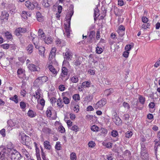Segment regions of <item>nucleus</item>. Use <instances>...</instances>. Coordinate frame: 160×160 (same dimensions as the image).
I'll list each match as a JSON object with an SVG mask.
<instances>
[{"label": "nucleus", "instance_id": "1", "mask_svg": "<svg viewBox=\"0 0 160 160\" xmlns=\"http://www.w3.org/2000/svg\"><path fill=\"white\" fill-rule=\"evenodd\" d=\"M11 158L12 160H20L22 157L19 152L15 150H11Z\"/></svg>", "mask_w": 160, "mask_h": 160}, {"label": "nucleus", "instance_id": "2", "mask_svg": "<svg viewBox=\"0 0 160 160\" xmlns=\"http://www.w3.org/2000/svg\"><path fill=\"white\" fill-rule=\"evenodd\" d=\"M38 2L34 1L32 2L29 1H27L25 2V6L29 10H32L35 7L38 5Z\"/></svg>", "mask_w": 160, "mask_h": 160}, {"label": "nucleus", "instance_id": "3", "mask_svg": "<svg viewBox=\"0 0 160 160\" xmlns=\"http://www.w3.org/2000/svg\"><path fill=\"white\" fill-rule=\"evenodd\" d=\"M69 10L66 16V20L65 25H68L69 26H70V21L71 17L73 15L74 11L73 9Z\"/></svg>", "mask_w": 160, "mask_h": 160}, {"label": "nucleus", "instance_id": "4", "mask_svg": "<svg viewBox=\"0 0 160 160\" xmlns=\"http://www.w3.org/2000/svg\"><path fill=\"white\" fill-rule=\"evenodd\" d=\"M68 69L65 67H63L62 69V73L60 75L59 78H61L62 80L65 81H67L68 78L67 77L68 75Z\"/></svg>", "mask_w": 160, "mask_h": 160}, {"label": "nucleus", "instance_id": "5", "mask_svg": "<svg viewBox=\"0 0 160 160\" xmlns=\"http://www.w3.org/2000/svg\"><path fill=\"white\" fill-rule=\"evenodd\" d=\"M107 100L105 98H103L98 101L94 107L95 109H98V108H101L105 105L106 103Z\"/></svg>", "mask_w": 160, "mask_h": 160}, {"label": "nucleus", "instance_id": "6", "mask_svg": "<svg viewBox=\"0 0 160 160\" xmlns=\"http://www.w3.org/2000/svg\"><path fill=\"white\" fill-rule=\"evenodd\" d=\"M48 80V78L46 76H43L38 77L35 81V83H39L38 85L42 84L46 82Z\"/></svg>", "mask_w": 160, "mask_h": 160}, {"label": "nucleus", "instance_id": "7", "mask_svg": "<svg viewBox=\"0 0 160 160\" xmlns=\"http://www.w3.org/2000/svg\"><path fill=\"white\" fill-rule=\"evenodd\" d=\"M31 37L33 38H32V41L33 42L34 45L35 46V48L37 49H39L40 46H39V45H38V41L39 40V38L37 37H34L33 36H34V34L32 35V33H31Z\"/></svg>", "mask_w": 160, "mask_h": 160}, {"label": "nucleus", "instance_id": "8", "mask_svg": "<svg viewBox=\"0 0 160 160\" xmlns=\"http://www.w3.org/2000/svg\"><path fill=\"white\" fill-rule=\"evenodd\" d=\"M28 68L31 71H39L40 68L38 66L33 64H30L28 66Z\"/></svg>", "mask_w": 160, "mask_h": 160}, {"label": "nucleus", "instance_id": "9", "mask_svg": "<svg viewBox=\"0 0 160 160\" xmlns=\"http://www.w3.org/2000/svg\"><path fill=\"white\" fill-rule=\"evenodd\" d=\"M63 55L64 56V58L67 60H69L72 58V53L70 52L68 49L66 50V52L64 53V52L63 53Z\"/></svg>", "mask_w": 160, "mask_h": 160}, {"label": "nucleus", "instance_id": "10", "mask_svg": "<svg viewBox=\"0 0 160 160\" xmlns=\"http://www.w3.org/2000/svg\"><path fill=\"white\" fill-rule=\"evenodd\" d=\"M125 28L122 25H120L118 27L117 32L120 37H122L125 34Z\"/></svg>", "mask_w": 160, "mask_h": 160}, {"label": "nucleus", "instance_id": "11", "mask_svg": "<svg viewBox=\"0 0 160 160\" xmlns=\"http://www.w3.org/2000/svg\"><path fill=\"white\" fill-rule=\"evenodd\" d=\"M26 32L25 28H19L17 29L15 31V33L17 36H19L22 33H25Z\"/></svg>", "mask_w": 160, "mask_h": 160}, {"label": "nucleus", "instance_id": "12", "mask_svg": "<svg viewBox=\"0 0 160 160\" xmlns=\"http://www.w3.org/2000/svg\"><path fill=\"white\" fill-rule=\"evenodd\" d=\"M17 74L19 78H23L25 76V70L21 68H19L17 71Z\"/></svg>", "mask_w": 160, "mask_h": 160}, {"label": "nucleus", "instance_id": "13", "mask_svg": "<svg viewBox=\"0 0 160 160\" xmlns=\"http://www.w3.org/2000/svg\"><path fill=\"white\" fill-rule=\"evenodd\" d=\"M6 149L3 147H0V160H2L5 157Z\"/></svg>", "mask_w": 160, "mask_h": 160}, {"label": "nucleus", "instance_id": "14", "mask_svg": "<svg viewBox=\"0 0 160 160\" xmlns=\"http://www.w3.org/2000/svg\"><path fill=\"white\" fill-rule=\"evenodd\" d=\"M113 119L114 122L117 125H119L122 123L121 120L117 114L116 115H114V117Z\"/></svg>", "mask_w": 160, "mask_h": 160}, {"label": "nucleus", "instance_id": "15", "mask_svg": "<svg viewBox=\"0 0 160 160\" xmlns=\"http://www.w3.org/2000/svg\"><path fill=\"white\" fill-rule=\"evenodd\" d=\"M95 31H92L90 32L88 37V41L90 43L92 42L93 41L95 35Z\"/></svg>", "mask_w": 160, "mask_h": 160}, {"label": "nucleus", "instance_id": "16", "mask_svg": "<svg viewBox=\"0 0 160 160\" xmlns=\"http://www.w3.org/2000/svg\"><path fill=\"white\" fill-rule=\"evenodd\" d=\"M55 42L56 44L59 47L64 46L65 44V41L62 39H61L58 38H57Z\"/></svg>", "mask_w": 160, "mask_h": 160}, {"label": "nucleus", "instance_id": "17", "mask_svg": "<svg viewBox=\"0 0 160 160\" xmlns=\"http://www.w3.org/2000/svg\"><path fill=\"white\" fill-rule=\"evenodd\" d=\"M48 68L54 76H56L57 74L58 71L52 65H49L48 66Z\"/></svg>", "mask_w": 160, "mask_h": 160}, {"label": "nucleus", "instance_id": "18", "mask_svg": "<svg viewBox=\"0 0 160 160\" xmlns=\"http://www.w3.org/2000/svg\"><path fill=\"white\" fill-rule=\"evenodd\" d=\"M42 5L45 8H48L51 4V0H43Z\"/></svg>", "mask_w": 160, "mask_h": 160}, {"label": "nucleus", "instance_id": "19", "mask_svg": "<svg viewBox=\"0 0 160 160\" xmlns=\"http://www.w3.org/2000/svg\"><path fill=\"white\" fill-rule=\"evenodd\" d=\"M38 50L39 55L44 57V53L45 50V48L42 46H40Z\"/></svg>", "mask_w": 160, "mask_h": 160}, {"label": "nucleus", "instance_id": "20", "mask_svg": "<svg viewBox=\"0 0 160 160\" xmlns=\"http://www.w3.org/2000/svg\"><path fill=\"white\" fill-rule=\"evenodd\" d=\"M28 116L31 118L35 117L36 115V113L32 110L29 109L27 113Z\"/></svg>", "mask_w": 160, "mask_h": 160}, {"label": "nucleus", "instance_id": "21", "mask_svg": "<svg viewBox=\"0 0 160 160\" xmlns=\"http://www.w3.org/2000/svg\"><path fill=\"white\" fill-rule=\"evenodd\" d=\"M94 20L95 21H96L97 18L99 15V12L98 7L96 8L94 10Z\"/></svg>", "mask_w": 160, "mask_h": 160}, {"label": "nucleus", "instance_id": "22", "mask_svg": "<svg viewBox=\"0 0 160 160\" xmlns=\"http://www.w3.org/2000/svg\"><path fill=\"white\" fill-rule=\"evenodd\" d=\"M56 51V48L55 47L53 48L50 52L49 56V59H50L51 58L54 57L55 55V53Z\"/></svg>", "mask_w": 160, "mask_h": 160}, {"label": "nucleus", "instance_id": "23", "mask_svg": "<svg viewBox=\"0 0 160 160\" xmlns=\"http://www.w3.org/2000/svg\"><path fill=\"white\" fill-rule=\"evenodd\" d=\"M33 47L32 44H29L26 48V50L29 54H31L33 52Z\"/></svg>", "mask_w": 160, "mask_h": 160}, {"label": "nucleus", "instance_id": "24", "mask_svg": "<svg viewBox=\"0 0 160 160\" xmlns=\"http://www.w3.org/2000/svg\"><path fill=\"white\" fill-rule=\"evenodd\" d=\"M70 80L73 83H76L78 82L79 79L77 76H74L70 78Z\"/></svg>", "mask_w": 160, "mask_h": 160}, {"label": "nucleus", "instance_id": "25", "mask_svg": "<svg viewBox=\"0 0 160 160\" xmlns=\"http://www.w3.org/2000/svg\"><path fill=\"white\" fill-rule=\"evenodd\" d=\"M44 147L47 149L50 150L51 148L50 143L48 141H45L44 142Z\"/></svg>", "mask_w": 160, "mask_h": 160}, {"label": "nucleus", "instance_id": "26", "mask_svg": "<svg viewBox=\"0 0 160 160\" xmlns=\"http://www.w3.org/2000/svg\"><path fill=\"white\" fill-rule=\"evenodd\" d=\"M38 36L41 39H44L45 38V34L43 32V31L41 29H39L38 31Z\"/></svg>", "mask_w": 160, "mask_h": 160}, {"label": "nucleus", "instance_id": "27", "mask_svg": "<svg viewBox=\"0 0 160 160\" xmlns=\"http://www.w3.org/2000/svg\"><path fill=\"white\" fill-rule=\"evenodd\" d=\"M141 154V158L143 160H148V155L147 152L142 153Z\"/></svg>", "mask_w": 160, "mask_h": 160}, {"label": "nucleus", "instance_id": "28", "mask_svg": "<svg viewBox=\"0 0 160 160\" xmlns=\"http://www.w3.org/2000/svg\"><path fill=\"white\" fill-rule=\"evenodd\" d=\"M26 139H29V137L26 135H23V136H21V142L23 144H24L25 141Z\"/></svg>", "mask_w": 160, "mask_h": 160}, {"label": "nucleus", "instance_id": "29", "mask_svg": "<svg viewBox=\"0 0 160 160\" xmlns=\"http://www.w3.org/2000/svg\"><path fill=\"white\" fill-rule=\"evenodd\" d=\"M65 29L66 31V33L68 37L70 36V26H69L68 25H65Z\"/></svg>", "mask_w": 160, "mask_h": 160}, {"label": "nucleus", "instance_id": "30", "mask_svg": "<svg viewBox=\"0 0 160 160\" xmlns=\"http://www.w3.org/2000/svg\"><path fill=\"white\" fill-rule=\"evenodd\" d=\"M2 18L3 19H8V18L9 16V14L8 12L5 11H3L2 12Z\"/></svg>", "mask_w": 160, "mask_h": 160}, {"label": "nucleus", "instance_id": "31", "mask_svg": "<svg viewBox=\"0 0 160 160\" xmlns=\"http://www.w3.org/2000/svg\"><path fill=\"white\" fill-rule=\"evenodd\" d=\"M113 90L112 88H110L106 90L105 91V94L107 95V96H109L113 92Z\"/></svg>", "mask_w": 160, "mask_h": 160}, {"label": "nucleus", "instance_id": "32", "mask_svg": "<svg viewBox=\"0 0 160 160\" xmlns=\"http://www.w3.org/2000/svg\"><path fill=\"white\" fill-rule=\"evenodd\" d=\"M73 63L75 67L78 66L81 64V62L78 58H77L73 61Z\"/></svg>", "mask_w": 160, "mask_h": 160}, {"label": "nucleus", "instance_id": "33", "mask_svg": "<svg viewBox=\"0 0 160 160\" xmlns=\"http://www.w3.org/2000/svg\"><path fill=\"white\" fill-rule=\"evenodd\" d=\"M44 39V42L45 43L47 44H50L52 42V39L51 37L46 38H45Z\"/></svg>", "mask_w": 160, "mask_h": 160}, {"label": "nucleus", "instance_id": "34", "mask_svg": "<svg viewBox=\"0 0 160 160\" xmlns=\"http://www.w3.org/2000/svg\"><path fill=\"white\" fill-rule=\"evenodd\" d=\"M41 94L40 92V90L38 89L35 92V94L34 95V97L36 98L39 99L41 97Z\"/></svg>", "mask_w": 160, "mask_h": 160}, {"label": "nucleus", "instance_id": "35", "mask_svg": "<svg viewBox=\"0 0 160 160\" xmlns=\"http://www.w3.org/2000/svg\"><path fill=\"white\" fill-rule=\"evenodd\" d=\"M10 100L14 101L16 103L18 102V97L17 95H15L12 97H11L9 98Z\"/></svg>", "mask_w": 160, "mask_h": 160}, {"label": "nucleus", "instance_id": "36", "mask_svg": "<svg viewBox=\"0 0 160 160\" xmlns=\"http://www.w3.org/2000/svg\"><path fill=\"white\" fill-rule=\"evenodd\" d=\"M70 98H69L66 97H64L63 98V102L66 104L69 103Z\"/></svg>", "mask_w": 160, "mask_h": 160}, {"label": "nucleus", "instance_id": "37", "mask_svg": "<svg viewBox=\"0 0 160 160\" xmlns=\"http://www.w3.org/2000/svg\"><path fill=\"white\" fill-rule=\"evenodd\" d=\"M93 98V96L92 95H88L85 98V100L88 102L91 101Z\"/></svg>", "mask_w": 160, "mask_h": 160}, {"label": "nucleus", "instance_id": "38", "mask_svg": "<svg viewBox=\"0 0 160 160\" xmlns=\"http://www.w3.org/2000/svg\"><path fill=\"white\" fill-rule=\"evenodd\" d=\"M70 157L71 160H76V155L75 152L71 153L70 154Z\"/></svg>", "mask_w": 160, "mask_h": 160}, {"label": "nucleus", "instance_id": "39", "mask_svg": "<svg viewBox=\"0 0 160 160\" xmlns=\"http://www.w3.org/2000/svg\"><path fill=\"white\" fill-rule=\"evenodd\" d=\"M138 99L139 100V102L142 104L143 105L144 104L145 101V98L144 97L141 96H140L139 97Z\"/></svg>", "mask_w": 160, "mask_h": 160}, {"label": "nucleus", "instance_id": "40", "mask_svg": "<svg viewBox=\"0 0 160 160\" xmlns=\"http://www.w3.org/2000/svg\"><path fill=\"white\" fill-rule=\"evenodd\" d=\"M5 35L6 38L10 40L12 38V36L11 33L8 32H7L5 33Z\"/></svg>", "mask_w": 160, "mask_h": 160}, {"label": "nucleus", "instance_id": "41", "mask_svg": "<svg viewBox=\"0 0 160 160\" xmlns=\"http://www.w3.org/2000/svg\"><path fill=\"white\" fill-rule=\"evenodd\" d=\"M63 102H62V99L61 98H59L57 100V105L58 107H62L63 106Z\"/></svg>", "mask_w": 160, "mask_h": 160}, {"label": "nucleus", "instance_id": "42", "mask_svg": "<svg viewBox=\"0 0 160 160\" xmlns=\"http://www.w3.org/2000/svg\"><path fill=\"white\" fill-rule=\"evenodd\" d=\"M102 143L103 146H106L108 148H110L112 147V144L110 142L105 143L103 142Z\"/></svg>", "mask_w": 160, "mask_h": 160}, {"label": "nucleus", "instance_id": "43", "mask_svg": "<svg viewBox=\"0 0 160 160\" xmlns=\"http://www.w3.org/2000/svg\"><path fill=\"white\" fill-rule=\"evenodd\" d=\"M90 82L88 81H85L83 82L82 84L83 86L85 87H89L90 86Z\"/></svg>", "mask_w": 160, "mask_h": 160}, {"label": "nucleus", "instance_id": "44", "mask_svg": "<svg viewBox=\"0 0 160 160\" xmlns=\"http://www.w3.org/2000/svg\"><path fill=\"white\" fill-rule=\"evenodd\" d=\"M103 51L102 49L98 46L96 48V52L97 53L101 54Z\"/></svg>", "mask_w": 160, "mask_h": 160}, {"label": "nucleus", "instance_id": "45", "mask_svg": "<svg viewBox=\"0 0 160 160\" xmlns=\"http://www.w3.org/2000/svg\"><path fill=\"white\" fill-rule=\"evenodd\" d=\"M8 125L10 127H13L15 126V123L12 120L8 121L7 122Z\"/></svg>", "mask_w": 160, "mask_h": 160}, {"label": "nucleus", "instance_id": "46", "mask_svg": "<svg viewBox=\"0 0 160 160\" xmlns=\"http://www.w3.org/2000/svg\"><path fill=\"white\" fill-rule=\"evenodd\" d=\"M99 128L96 125H93L91 127V130L93 131H98Z\"/></svg>", "mask_w": 160, "mask_h": 160}, {"label": "nucleus", "instance_id": "47", "mask_svg": "<svg viewBox=\"0 0 160 160\" xmlns=\"http://www.w3.org/2000/svg\"><path fill=\"white\" fill-rule=\"evenodd\" d=\"M28 14L26 12L23 11L22 12L21 14V17L22 18L24 19H26L27 18Z\"/></svg>", "mask_w": 160, "mask_h": 160}, {"label": "nucleus", "instance_id": "48", "mask_svg": "<svg viewBox=\"0 0 160 160\" xmlns=\"http://www.w3.org/2000/svg\"><path fill=\"white\" fill-rule=\"evenodd\" d=\"M55 148L56 149L58 150H59L61 149V146L60 142H56V143L55 146Z\"/></svg>", "mask_w": 160, "mask_h": 160}, {"label": "nucleus", "instance_id": "49", "mask_svg": "<svg viewBox=\"0 0 160 160\" xmlns=\"http://www.w3.org/2000/svg\"><path fill=\"white\" fill-rule=\"evenodd\" d=\"M123 106L125 108H127L128 109L130 108V106L127 102H124L122 103Z\"/></svg>", "mask_w": 160, "mask_h": 160}, {"label": "nucleus", "instance_id": "50", "mask_svg": "<svg viewBox=\"0 0 160 160\" xmlns=\"http://www.w3.org/2000/svg\"><path fill=\"white\" fill-rule=\"evenodd\" d=\"M132 135V132L131 131H128L126 133V137L128 138L131 137Z\"/></svg>", "mask_w": 160, "mask_h": 160}, {"label": "nucleus", "instance_id": "51", "mask_svg": "<svg viewBox=\"0 0 160 160\" xmlns=\"http://www.w3.org/2000/svg\"><path fill=\"white\" fill-rule=\"evenodd\" d=\"M1 47L4 49H8L9 47V45L8 44H4L1 45Z\"/></svg>", "mask_w": 160, "mask_h": 160}, {"label": "nucleus", "instance_id": "52", "mask_svg": "<svg viewBox=\"0 0 160 160\" xmlns=\"http://www.w3.org/2000/svg\"><path fill=\"white\" fill-rule=\"evenodd\" d=\"M118 132L116 130H112L111 132V135L113 137H115L118 136Z\"/></svg>", "mask_w": 160, "mask_h": 160}, {"label": "nucleus", "instance_id": "53", "mask_svg": "<svg viewBox=\"0 0 160 160\" xmlns=\"http://www.w3.org/2000/svg\"><path fill=\"white\" fill-rule=\"evenodd\" d=\"M20 106L22 109H25L26 107L25 103L23 102H20Z\"/></svg>", "mask_w": 160, "mask_h": 160}, {"label": "nucleus", "instance_id": "54", "mask_svg": "<svg viewBox=\"0 0 160 160\" xmlns=\"http://www.w3.org/2000/svg\"><path fill=\"white\" fill-rule=\"evenodd\" d=\"M73 98L74 100L77 101L80 99V97L79 94H76L74 95Z\"/></svg>", "mask_w": 160, "mask_h": 160}, {"label": "nucleus", "instance_id": "55", "mask_svg": "<svg viewBox=\"0 0 160 160\" xmlns=\"http://www.w3.org/2000/svg\"><path fill=\"white\" fill-rule=\"evenodd\" d=\"M42 131L43 132L46 133H50L51 132V130L47 128H44L42 129Z\"/></svg>", "mask_w": 160, "mask_h": 160}, {"label": "nucleus", "instance_id": "56", "mask_svg": "<svg viewBox=\"0 0 160 160\" xmlns=\"http://www.w3.org/2000/svg\"><path fill=\"white\" fill-rule=\"evenodd\" d=\"M58 130L59 132L61 133H64L65 132V129L62 126H60L58 128Z\"/></svg>", "mask_w": 160, "mask_h": 160}, {"label": "nucleus", "instance_id": "57", "mask_svg": "<svg viewBox=\"0 0 160 160\" xmlns=\"http://www.w3.org/2000/svg\"><path fill=\"white\" fill-rule=\"evenodd\" d=\"M132 47V46L131 45H127L125 46V49L126 51H128L131 49Z\"/></svg>", "mask_w": 160, "mask_h": 160}, {"label": "nucleus", "instance_id": "58", "mask_svg": "<svg viewBox=\"0 0 160 160\" xmlns=\"http://www.w3.org/2000/svg\"><path fill=\"white\" fill-rule=\"evenodd\" d=\"M78 127L77 126L75 125L73 126L71 128L72 130L77 132L78 131Z\"/></svg>", "mask_w": 160, "mask_h": 160}, {"label": "nucleus", "instance_id": "59", "mask_svg": "<svg viewBox=\"0 0 160 160\" xmlns=\"http://www.w3.org/2000/svg\"><path fill=\"white\" fill-rule=\"evenodd\" d=\"M95 143L93 141L90 142L88 144V146L91 148H92L94 147L95 146Z\"/></svg>", "mask_w": 160, "mask_h": 160}, {"label": "nucleus", "instance_id": "60", "mask_svg": "<svg viewBox=\"0 0 160 160\" xmlns=\"http://www.w3.org/2000/svg\"><path fill=\"white\" fill-rule=\"evenodd\" d=\"M142 22L144 23H147L148 21V19L146 17H143L142 18Z\"/></svg>", "mask_w": 160, "mask_h": 160}, {"label": "nucleus", "instance_id": "61", "mask_svg": "<svg viewBox=\"0 0 160 160\" xmlns=\"http://www.w3.org/2000/svg\"><path fill=\"white\" fill-rule=\"evenodd\" d=\"M7 147L9 149H12L13 147V145L11 142H9L7 145Z\"/></svg>", "mask_w": 160, "mask_h": 160}, {"label": "nucleus", "instance_id": "62", "mask_svg": "<svg viewBox=\"0 0 160 160\" xmlns=\"http://www.w3.org/2000/svg\"><path fill=\"white\" fill-rule=\"evenodd\" d=\"M65 88L64 85H61L59 87V90L61 91H64L65 89Z\"/></svg>", "mask_w": 160, "mask_h": 160}, {"label": "nucleus", "instance_id": "63", "mask_svg": "<svg viewBox=\"0 0 160 160\" xmlns=\"http://www.w3.org/2000/svg\"><path fill=\"white\" fill-rule=\"evenodd\" d=\"M46 114L48 117H50L51 116V112L50 110H47L46 111Z\"/></svg>", "mask_w": 160, "mask_h": 160}, {"label": "nucleus", "instance_id": "64", "mask_svg": "<svg viewBox=\"0 0 160 160\" xmlns=\"http://www.w3.org/2000/svg\"><path fill=\"white\" fill-rule=\"evenodd\" d=\"M0 133L2 135V136L5 137L6 135L5 129L3 128L1 130H0Z\"/></svg>", "mask_w": 160, "mask_h": 160}]
</instances>
